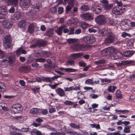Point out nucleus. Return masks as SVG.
I'll list each match as a JSON object with an SVG mask.
<instances>
[{"label":"nucleus","instance_id":"obj_1","mask_svg":"<svg viewBox=\"0 0 135 135\" xmlns=\"http://www.w3.org/2000/svg\"><path fill=\"white\" fill-rule=\"evenodd\" d=\"M12 38L9 35H6L4 38L3 40V45L5 48L7 49L12 47L11 43Z\"/></svg>","mask_w":135,"mask_h":135},{"label":"nucleus","instance_id":"obj_2","mask_svg":"<svg viewBox=\"0 0 135 135\" xmlns=\"http://www.w3.org/2000/svg\"><path fill=\"white\" fill-rule=\"evenodd\" d=\"M96 22L99 25L105 24L107 21V17L104 15H100L98 16L95 19Z\"/></svg>","mask_w":135,"mask_h":135},{"label":"nucleus","instance_id":"obj_3","mask_svg":"<svg viewBox=\"0 0 135 135\" xmlns=\"http://www.w3.org/2000/svg\"><path fill=\"white\" fill-rule=\"evenodd\" d=\"M107 38L104 40L105 43L106 44H110L113 42L114 41V35L111 32H109L107 35Z\"/></svg>","mask_w":135,"mask_h":135},{"label":"nucleus","instance_id":"obj_4","mask_svg":"<svg viewBox=\"0 0 135 135\" xmlns=\"http://www.w3.org/2000/svg\"><path fill=\"white\" fill-rule=\"evenodd\" d=\"M7 13L6 8L4 6L0 7V22H2L1 20L5 18Z\"/></svg>","mask_w":135,"mask_h":135},{"label":"nucleus","instance_id":"obj_5","mask_svg":"<svg viewBox=\"0 0 135 135\" xmlns=\"http://www.w3.org/2000/svg\"><path fill=\"white\" fill-rule=\"evenodd\" d=\"M126 8L122 7H116L114 8L113 10V13L115 15L122 14Z\"/></svg>","mask_w":135,"mask_h":135},{"label":"nucleus","instance_id":"obj_6","mask_svg":"<svg viewBox=\"0 0 135 135\" xmlns=\"http://www.w3.org/2000/svg\"><path fill=\"white\" fill-rule=\"evenodd\" d=\"M83 40L87 44L92 43L95 41V38L92 35H87L84 37Z\"/></svg>","mask_w":135,"mask_h":135},{"label":"nucleus","instance_id":"obj_7","mask_svg":"<svg viewBox=\"0 0 135 135\" xmlns=\"http://www.w3.org/2000/svg\"><path fill=\"white\" fill-rule=\"evenodd\" d=\"M75 49L76 51H86L89 48L88 45L85 44H80L78 45L76 47Z\"/></svg>","mask_w":135,"mask_h":135},{"label":"nucleus","instance_id":"obj_8","mask_svg":"<svg viewBox=\"0 0 135 135\" xmlns=\"http://www.w3.org/2000/svg\"><path fill=\"white\" fill-rule=\"evenodd\" d=\"M115 50V48L113 47H110L103 50L102 51L103 55H107L114 52Z\"/></svg>","mask_w":135,"mask_h":135},{"label":"nucleus","instance_id":"obj_9","mask_svg":"<svg viewBox=\"0 0 135 135\" xmlns=\"http://www.w3.org/2000/svg\"><path fill=\"white\" fill-rule=\"evenodd\" d=\"M81 17L84 21L91 20L93 18V16L92 14L88 12L81 14Z\"/></svg>","mask_w":135,"mask_h":135},{"label":"nucleus","instance_id":"obj_10","mask_svg":"<svg viewBox=\"0 0 135 135\" xmlns=\"http://www.w3.org/2000/svg\"><path fill=\"white\" fill-rule=\"evenodd\" d=\"M100 2L103 3V7L106 10L110 9L113 7L112 4H108V2L107 0H102L100 1Z\"/></svg>","mask_w":135,"mask_h":135},{"label":"nucleus","instance_id":"obj_11","mask_svg":"<svg viewBox=\"0 0 135 135\" xmlns=\"http://www.w3.org/2000/svg\"><path fill=\"white\" fill-rule=\"evenodd\" d=\"M110 56V58L112 60H117L120 59L122 57L123 54L122 52H116L113 53Z\"/></svg>","mask_w":135,"mask_h":135},{"label":"nucleus","instance_id":"obj_12","mask_svg":"<svg viewBox=\"0 0 135 135\" xmlns=\"http://www.w3.org/2000/svg\"><path fill=\"white\" fill-rule=\"evenodd\" d=\"M20 5L22 8H27L30 5L29 0H21L20 2Z\"/></svg>","mask_w":135,"mask_h":135},{"label":"nucleus","instance_id":"obj_13","mask_svg":"<svg viewBox=\"0 0 135 135\" xmlns=\"http://www.w3.org/2000/svg\"><path fill=\"white\" fill-rule=\"evenodd\" d=\"M91 10L96 14H99L101 11V7L99 6L96 5H93L91 8Z\"/></svg>","mask_w":135,"mask_h":135},{"label":"nucleus","instance_id":"obj_14","mask_svg":"<svg viewBox=\"0 0 135 135\" xmlns=\"http://www.w3.org/2000/svg\"><path fill=\"white\" fill-rule=\"evenodd\" d=\"M2 20V19L1 20L2 21V22H0L3 23V26L4 28H8L11 27L12 25V22L7 20H5L4 21V20L3 21Z\"/></svg>","mask_w":135,"mask_h":135},{"label":"nucleus","instance_id":"obj_15","mask_svg":"<svg viewBox=\"0 0 135 135\" xmlns=\"http://www.w3.org/2000/svg\"><path fill=\"white\" fill-rule=\"evenodd\" d=\"M37 53L39 54V55L41 56H45L48 57L51 55V53L50 51H46L42 50L39 51Z\"/></svg>","mask_w":135,"mask_h":135},{"label":"nucleus","instance_id":"obj_16","mask_svg":"<svg viewBox=\"0 0 135 135\" xmlns=\"http://www.w3.org/2000/svg\"><path fill=\"white\" fill-rule=\"evenodd\" d=\"M54 34V29L52 28H48L45 32V35L48 36L49 37H51Z\"/></svg>","mask_w":135,"mask_h":135},{"label":"nucleus","instance_id":"obj_17","mask_svg":"<svg viewBox=\"0 0 135 135\" xmlns=\"http://www.w3.org/2000/svg\"><path fill=\"white\" fill-rule=\"evenodd\" d=\"M133 62L132 61L123 60L121 61L119 63H115V64H116L117 66H120L122 65L130 64Z\"/></svg>","mask_w":135,"mask_h":135},{"label":"nucleus","instance_id":"obj_18","mask_svg":"<svg viewBox=\"0 0 135 135\" xmlns=\"http://www.w3.org/2000/svg\"><path fill=\"white\" fill-rule=\"evenodd\" d=\"M21 16V14L19 11L16 12L11 16L12 18L14 20H16L19 19Z\"/></svg>","mask_w":135,"mask_h":135},{"label":"nucleus","instance_id":"obj_19","mask_svg":"<svg viewBox=\"0 0 135 135\" xmlns=\"http://www.w3.org/2000/svg\"><path fill=\"white\" fill-rule=\"evenodd\" d=\"M65 26V25H63L60 27L57 28V29L55 30V32L57 34L61 36L62 35V31L64 27Z\"/></svg>","mask_w":135,"mask_h":135},{"label":"nucleus","instance_id":"obj_20","mask_svg":"<svg viewBox=\"0 0 135 135\" xmlns=\"http://www.w3.org/2000/svg\"><path fill=\"white\" fill-rule=\"evenodd\" d=\"M36 27V24L35 23H32L30 24L28 28V31L30 33H33L34 32V29Z\"/></svg>","mask_w":135,"mask_h":135},{"label":"nucleus","instance_id":"obj_21","mask_svg":"<svg viewBox=\"0 0 135 135\" xmlns=\"http://www.w3.org/2000/svg\"><path fill=\"white\" fill-rule=\"evenodd\" d=\"M57 94L60 97H64L65 95V93L63 90L60 88L55 90Z\"/></svg>","mask_w":135,"mask_h":135},{"label":"nucleus","instance_id":"obj_22","mask_svg":"<svg viewBox=\"0 0 135 135\" xmlns=\"http://www.w3.org/2000/svg\"><path fill=\"white\" fill-rule=\"evenodd\" d=\"M36 44L38 46H43L46 45V43L45 41L40 40L36 41Z\"/></svg>","mask_w":135,"mask_h":135},{"label":"nucleus","instance_id":"obj_23","mask_svg":"<svg viewBox=\"0 0 135 135\" xmlns=\"http://www.w3.org/2000/svg\"><path fill=\"white\" fill-rule=\"evenodd\" d=\"M3 1L6 2L9 4H11L15 6H16L17 4L18 0H2Z\"/></svg>","mask_w":135,"mask_h":135},{"label":"nucleus","instance_id":"obj_24","mask_svg":"<svg viewBox=\"0 0 135 135\" xmlns=\"http://www.w3.org/2000/svg\"><path fill=\"white\" fill-rule=\"evenodd\" d=\"M83 55V53H78L73 54L71 55V56L73 59H75L77 58H79Z\"/></svg>","mask_w":135,"mask_h":135},{"label":"nucleus","instance_id":"obj_25","mask_svg":"<svg viewBox=\"0 0 135 135\" xmlns=\"http://www.w3.org/2000/svg\"><path fill=\"white\" fill-rule=\"evenodd\" d=\"M134 53L133 51H125L123 55L125 57H129L133 55Z\"/></svg>","mask_w":135,"mask_h":135},{"label":"nucleus","instance_id":"obj_26","mask_svg":"<svg viewBox=\"0 0 135 135\" xmlns=\"http://www.w3.org/2000/svg\"><path fill=\"white\" fill-rule=\"evenodd\" d=\"M12 59L9 57L6 59L3 60L2 61L5 64H7V65H10L12 64Z\"/></svg>","mask_w":135,"mask_h":135},{"label":"nucleus","instance_id":"obj_27","mask_svg":"<svg viewBox=\"0 0 135 135\" xmlns=\"http://www.w3.org/2000/svg\"><path fill=\"white\" fill-rule=\"evenodd\" d=\"M19 25L21 28H26L27 27V23L26 21L25 20L21 21L19 23Z\"/></svg>","mask_w":135,"mask_h":135},{"label":"nucleus","instance_id":"obj_28","mask_svg":"<svg viewBox=\"0 0 135 135\" xmlns=\"http://www.w3.org/2000/svg\"><path fill=\"white\" fill-rule=\"evenodd\" d=\"M23 54H26V51L22 49V47L19 48L16 51V54L17 55H19L21 52Z\"/></svg>","mask_w":135,"mask_h":135},{"label":"nucleus","instance_id":"obj_29","mask_svg":"<svg viewBox=\"0 0 135 135\" xmlns=\"http://www.w3.org/2000/svg\"><path fill=\"white\" fill-rule=\"evenodd\" d=\"M40 8V5L38 4L36 5L32 8V9L31 10L32 11V12L35 14L36 12H38Z\"/></svg>","mask_w":135,"mask_h":135},{"label":"nucleus","instance_id":"obj_30","mask_svg":"<svg viewBox=\"0 0 135 135\" xmlns=\"http://www.w3.org/2000/svg\"><path fill=\"white\" fill-rule=\"evenodd\" d=\"M78 3L77 1L74 0H70L68 2V5L72 7L74 6V4L76 5Z\"/></svg>","mask_w":135,"mask_h":135},{"label":"nucleus","instance_id":"obj_31","mask_svg":"<svg viewBox=\"0 0 135 135\" xmlns=\"http://www.w3.org/2000/svg\"><path fill=\"white\" fill-rule=\"evenodd\" d=\"M14 104L17 109L18 113L21 112L22 109L21 105L19 103L15 104Z\"/></svg>","mask_w":135,"mask_h":135},{"label":"nucleus","instance_id":"obj_32","mask_svg":"<svg viewBox=\"0 0 135 135\" xmlns=\"http://www.w3.org/2000/svg\"><path fill=\"white\" fill-rule=\"evenodd\" d=\"M118 22L116 19H111L109 20V24L112 26L115 25L118 23Z\"/></svg>","mask_w":135,"mask_h":135},{"label":"nucleus","instance_id":"obj_33","mask_svg":"<svg viewBox=\"0 0 135 135\" xmlns=\"http://www.w3.org/2000/svg\"><path fill=\"white\" fill-rule=\"evenodd\" d=\"M106 61L105 60L101 59L94 61V63L97 65H99L104 63Z\"/></svg>","mask_w":135,"mask_h":135},{"label":"nucleus","instance_id":"obj_34","mask_svg":"<svg viewBox=\"0 0 135 135\" xmlns=\"http://www.w3.org/2000/svg\"><path fill=\"white\" fill-rule=\"evenodd\" d=\"M101 83L103 84H107L110 83L111 82L110 80L107 78L101 79ZM102 85H103L102 84Z\"/></svg>","mask_w":135,"mask_h":135},{"label":"nucleus","instance_id":"obj_35","mask_svg":"<svg viewBox=\"0 0 135 135\" xmlns=\"http://www.w3.org/2000/svg\"><path fill=\"white\" fill-rule=\"evenodd\" d=\"M6 87L4 84L0 83V92H3L6 90Z\"/></svg>","mask_w":135,"mask_h":135},{"label":"nucleus","instance_id":"obj_36","mask_svg":"<svg viewBox=\"0 0 135 135\" xmlns=\"http://www.w3.org/2000/svg\"><path fill=\"white\" fill-rule=\"evenodd\" d=\"M89 8L88 6L85 5H83L81 6L80 8V9L82 11H86L89 9Z\"/></svg>","mask_w":135,"mask_h":135},{"label":"nucleus","instance_id":"obj_37","mask_svg":"<svg viewBox=\"0 0 135 135\" xmlns=\"http://www.w3.org/2000/svg\"><path fill=\"white\" fill-rule=\"evenodd\" d=\"M66 65H70L71 66H75V61L73 60H69L66 62Z\"/></svg>","mask_w":135,"mask_h":135},{"label":"nucleus","instance_id":"obj_38","mask_svg":"<svg viewBox=\"0 0 135 135\" xmlns=\"http://www.w3.org/2000/svg\"><path fill=\"white\" fill-rule=\"evenodd\" d=\"M69 126L71 127L74 129H79L80 128V126L79 125H76L74 123H71L69 124Z\"/></svg>","mask_w":135,"mask_h":135},{"label":"nucleus","instance_id":"obj_39","mask_svg":"<svg viewBox=\"0 0 135 135\" xmlns=\"http://www.w3.org/2000/svg\"><path fill=\"white\" fill-rule=\"evenodd\" d=\"M17 109L15 105L13 104L11 108V111L13 113H17L18 110H17Z\"/></svg>","mask_w":135,"mask_h":135},{"label":"nucleus","instance_id":"obj_40","mask_svg":"<svg viewBox=\"0 0 135 135\" xmlns=\"http://www.w3.org/2000/svg\"><path fill=\"white\" fill-rule=\"evenodd\" d=\"M39 109L37 108H33L31 110L30 112L32 114H36L39 112Z\"/></svg>","mask_w":135,"mask_h":135},{"label":"nucleus","instance_id":"obj_41","mask_svg":"<svg viewBox=\"0 0 135 135\" xmlns=\"http://www.w3.org/2000/svg\"><path fill=\"white\" fill-rule=\"evenodd\" d=\"M131 128V127L130 126L125 127L123 130V132L126 133H129L130 132V128Z\"/></svg>","mask_w":135,"mask_h":135},{"label":"nucleus","instance_id":"obj_42","mask_svg":"<svg viewBox=\"0 0 135 135\" xmlns=\"http://www.w3.org/2000/svg\"><path fill=\"white\" fill-rule=\"evenodd\" d=\"M81 26L83 29H85L88 27L89 25L85 22H82L81 24Z\"/></svg>","mask_w":135,"mask_h":135},{"label":"nucleus","instance_id":"obj_43","mask_svg":"<svg viewBox=\"0 0 135 135\" xmlns=\"http://www.w3.org/2000/svg\"><path fill=\"white\" fill-rule=\"evenodd\" d=\"M90 125L92 128H95L97 129H100V126L99 124H90Z\"/></svg>","mask_w":135,"mask_h":135},{"label":"nucleus","instance_id":"obj_44","mask_svg":"<svg viewBox=\"0 0 135 135\" xmlns=\"http://www.w3.org/2000/svg\"><path fill=\"white\" fill-rule=\"evenodd\" d=\"M77 70L71 68H67L65 69V71L66 72H75Z\"/></svg>","mask_w":135,"mask_h":135},{"label":"nucleus","instance_id":"obj_45","mask_svg":"<svg viewBox=\"0 0 135 135\" xmlns=\"http://www.w3.org/2000/svg\"><path fill=\"white\" fill-rule=\"evenodd\" d=\"M42 80L43 81L46 82H52L51 78L43 77L42 78Z\"/></svg>","mask_w":135,"mask_h":135},{"label":"nucleus","instance_id":"obj_46","mask_svg":"<svg viewBox=\"0 0 135 135\" xmlns=\"http://www.w3.org/2000/svg\"><path fill=\"white\" fill-rule=\"evenodd\" d=\"M6 55V54L1 50L0 49V57L1 58H3L5 57Z\"/></svg>","mask_w":135,"mask_h":135},{"label":"nucleus","instance_id":"obj_47","mask_svg":"<svg viewBox=\"0 0 135 135\" xmlns=\"http://www.w3.org/2000/svg\"><path fill=\"white\" fill-rule=\"evenodd\" d=\"M31 129L28 128H23L21 129H19V131L22 132H27L28 131L30 132Z\"/></svg>","mask_w":135,"mask_h":135},{"label":"nucleus","instance_id":"obj_48","mask_svg":"<svg viewBox=\"0 0 135 135\" xmlns=\"http://www.w3.org/2000/svg\"><path fill=\"white\" fill-rule=\"evenodd\" d=\"M101 33L102 36H104L105 35H108V34L109 33L108 32L107 30L104 29H103L101 30Z\"/></svg>","mask_w":135,"mask_h":135},{"label":"nucleus","instance_id":"obj_49","mask_svg":"<svg viewBox=\"0 0 135 135\" xmlns=\"http://www.w3.org/2000/svg\"><path fill=\"white\" fill-rule=\"evenodd\" d=\"M116 95L118 98H122V95L120 91L118 90L115 93Z\"/></svg>","mask_w":135,"mask_h":135},{"label":"nucleus","instance_id":"obj_50","mask_svg":"<svg viewBox=\"0 0 135 135\" xmlns=\"http://www.w3.org/2000/svg\"><path fill=\"white\" fill-rule=\"evenodd\" d=\"M125 25L122 26V28L125 30H128L129 28V26L127 22H124Z\"/></svg>","mask_w":135,"mask_h":135},{"label":"nucleus","instance_id":"obj_51","mask_svg":"<svg viewBox=\"0 0 135 135\" xmlns=\"http://www.w3.org/2000/svg\"><path fill=\"white\" fill-rule=\"evenodd\" d=\"M62 83H60V84H61ZM59 83H55L54 85L51 84H49V86L52 89H55L56 88L59 84Z\"/></svg>","mask_w":135,"mask_h":135},{"label":"nucleus","instance_id":"obj_52","mask_svg":"<svg viewBox=\"0 0 135 135\" xmlns=\"http://www.w3.org/2000/svg\"><path fill=\"white\" fill-rule=\"evenodd\" d=\"M74 102H72L69 100H66L64 102V104L66 105H72L74 103Z\"/></svg>","mask_w":135,"mask_h":135},{"label":"nucleus","instance_id":"obj_53","mask_svg":"<svg viewBox=\"0 0 135 135\" xmlns=\"http://www.w3.org/2000/svg\"><path fill=\"white\" fill-rule=\"evenodd\" d=\"M69 32L68 34L72 35L74 34V28L73 27H70L69 28Z\"/></svg>","mask_w":135,"mask_h":135},{"label":"nucleus","instance_id":"obj_54","mask_svg":"<svg viewBox=\"0 0 135 135\" xmlns=\"http://www.w3.org/2000/svg\"><path fill=\"white\" fill-rule=\"evenodd\" d=\"M35 61L37 62H44L46 61V60L43 58H37L35 59Z\"/></svg>","mask_w":135,"mask_h":135},{"label":"nucleus","instance_id":"obj_55","mask_svg":"<svg viewBox=\"0 0 135 135\" xmlns=\"http://www.w3.org/2000/svg\"><path fill=\"white\" fill-rule=\"evenodd\" d=\"M78 99H80L82 98H83L84 97V94L83 93L81 92H78Z\"/></svg>","mask_w":135,"mask_h":135},{"label":"nucleus","instance_id":"obj_56","mask_svg":"<svg viewBox=\"0 0 135 135\" xmlns=\"http://www.w3.org/2000/svg\"><path fill=\"white\" fill-rule=\"evenodd\" d=\"M40 89V88L39 87L38 88L35 87L34 88H32L31 90L33 91L34 93L36 94V93L39 92L38 90Z\"/></svg>","mask_w":135,"mask_h":135},{"label":"nucleus","instance_id":"obj_57","mask_svg":"<svg viewBox=\"0 0 135 135\" xmlns=\"http://www.w3.org/2000/svg\"><path fill=\"white\" fill-rule=\"evenodd\" d=\"M85 84L89 85H93L94 83L93 81L91 79H88L85 81Z\"/></svg>","mask_w":135,"mask_h":135},{"label":"nucleus","instance_id":"obj_58","mask_svg":"<svg viewBox=\"0 0 135 135\" xmlns=\"http://www.w3.org/2000/svg\"><path fill=\"white\" fill-rule=\"evenodd\" d=\"M116 3L117 4L118 7H124L125 5H124L122 4V2L121 1H117L116 2Z\"/></svg>","mask_w":135,"mask_h":135},{"label":"nucleus","instance_id":"obj_59","mask_svg":"<svg viewBox=\"0 0 135 135\" xmlns=\"http://www.w3.org/2000/svg\"><path fill=\"white\" fill-rule=\"evenodd\" d=\"M76 41V40L74 38H69L67 40V42L69 44L75 42Z\"/></svg>","mask_w":135,"mask_h":135},{"label":"nucleus","instance_id":"obj_60","mask_svg":"<svg viewBox=\"0 0 135 135\" xmlns=\"http://www.w3.org/2000/svg\"><path fill=\"white\" fill-rule=\"evenodd\" d=\"M9 134L10 135H22V134L17 132L15 131H11L10 132Z\"/></svg>","mask_w":135,"mask_h":135},{"label":"nucleus","instance_id":"obj_61","mask_svg":"<svg viewBox=\"0 0 135 135\" xmlns=\"http://www.w3.org/2000/svg\"><path fill=\"white\" fill-rule=\"evenodd\" d=\"M50 12L52 13H55L57 12V9L55 7H53L50 9Z\"/></svg>","mask_w":135,"mask_h":135},{"label":"nucleus","instance_id":"obj_62","mask_svg":"<svg viewBox=\"0 0 135 135\" xmlns=\"http://www.w3.org/2000/svg\"><path fill=\"white\" fill-rule=\"evenodd\" d=\"M32 66L34 68H36L40 67L39 64L36 62H34L32 64Z\"/></svg>","mask_w":135,"mask_h":135},{"label":"nucleus","instance_id":"obj_63","mask_svg":"<svg viewBox=\"0 0 135 135\" xmlns=\"http://www.w3.org/2000/svg\"><path fill=\"white\" fill-rule=\"evenodd\" d=\"M79 64L81 67H85L86 65V64L82 61L79 62Z\"/></svg>","mask_w":135,"mask_h":135},{"label":"nucleus","instance_id":"obj_64","mask_svg":"<svg viewBox=\"0 0 135 135\" xmlns=\"http://www.w3.org/2000/svg\"><path fill=\"white\" fill-rule=\"evenodd\" d=\"M37 129H32L31 131H30V132H31L32 135H36V131Z\"/></svg>","mask_w":135,"mask_h":135}]
</instances>
